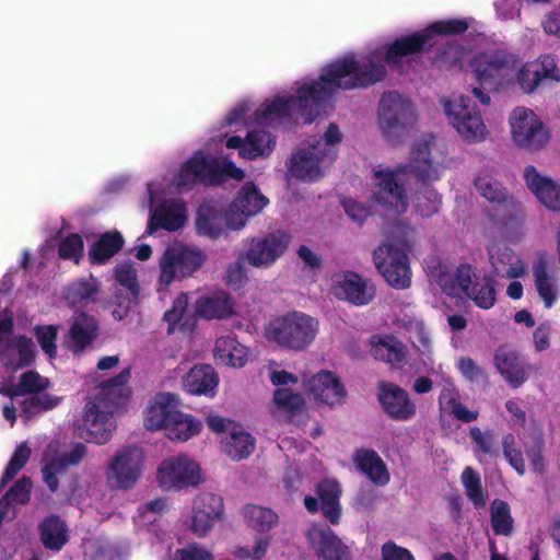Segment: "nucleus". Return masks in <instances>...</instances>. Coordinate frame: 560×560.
<instances>
[{
  "mask_svg": "<svg viewBox=\"0 0 560 560\" xmlns=\"http://www.w3.org/2000/svg\"><path fill=\"white\" fill-rule=\"evenodd\" d=\"M34 332L42 350L48 355L49 359H55L57 357L56 341L58 336V326H36L34 328Z\"/></svg>",
  "mask_w": 560,
  "mask_h": 560,
  "instance_id": "nucleus-54",
  "label": "nucleus"
},
{
  "mask_svg": "<svg viewBox=\"0 0 560 560\" xmlns=\"http://www.w3.org/2000/svg\"><path fill=\"white\" fill-rule=\"evenodd\" d=\"M418 114L413 102L395 91L383 93L377 107V124L390 142H399L415 126Z\"/></svg>",
  "mask_w": 560,
  "mask_h": 560,
  "instance_id": "nucleus-11",
  "label": "nucleus"
},
{
  "mask_svg": "<svg viewBox=\"0 0 560 560\" xmlns=\"http://www.w3.org/2000/svg\"><path fill=\"white\" fill-rule=\"evenodd\" d=\"M32 487L33 482L31 478L23 476L0 499V506H3L8 511L9 506L26 504L31 499Z\"/></svg>",
  "mask_w": 560,
  "mask_h": 560,
  "instance_id": "nucleus-45",
  "label": "nucleus"
},
{
  "mask_svg": "<svg viewBox=\"0 0 560 560\" xmlns=\"http://www.w3.org/2000/svg\"><path fill=\"white\" fill-rule=\"evenodd\" d=\"M475 186L480 195L491 202H502L506 198L500 184L489 174H480L475 180Z\"/></svg>",
  "mask_w": 560,
  "mask_h": 560,
  "instance_id": "nucleus-52",
  "label": "nucleus"
},
{
  "mask_svg": "<svg viewBox=\"0 0 560 560\" xmlns=\"http://www.w3.org/2000/svg\"><path fill=\"white\" fill-rule=\"evenodd\" d=\"M192 505L199 510H205V512L211 514L212 517L222 518L224 513V504L222 498L210 492H205L197 495Z\"/></svg>",
  "mask_w": 560,
  "mask_h": 560,
  "instance_id": "nucleus-58",
  "label": "nucleus"
},
{
  "mask_svg": "<svg viewBox=\"0 0 560 560\" xmlns=\"http://www.w3.org/2000/svg\"><path fill=\"white\" fill-rule=\"evenodd\" d=\"M322 152L308 144L293 153L289 165L290 174L305 182H316L322 178L324 170L332 164L331 155Z\"/></svg>",
  "mask_w": 560,
  "mask_h": 560,
  "instance_id": "nucleus-19",
  "label": "nucleus"
},
{
  "mask_svg": "<svg viewBox=\"0 0 560 560\" xmlns=\"http://www.w3.org/2000/svg\"><path fill=\"white\" fill-rule=\"evenodd\" d=\"M357 469L374 486L385 487L390 480V474L382 457L371 448H359L354 454Z\"/></svg>",
  "mask_w": 560,
  "mask_h": 560,
  "instance_id": "nucleus-30",
  "label": "nucleus"
},
{
  "mask_svg": "<svg viewBox=\"0 0 560 560\" xmlns=\"http://www.w3.org/2000/svg\"><path fill=\"white\" fill-rule=\"evenodd\" d=\"M387 242L374 250L378 272L394 289L405 290L411 285V269L407 252L411 248L412 230L396 221L387 229Z\"/></svg>",
  "mask_w": 560,
  "mask_h": 560,
  "instance_id": "nucleus-5",
  "label": "nucleus"
},
{
  "mask_svg": "<svg viewBox=\"0 0 560 560\" xmlns=\"http://www.w3.org/2000/svg\"><path fill=\"white\" fill-rule=\"evenodd\" d=\"M115 278L127 293H132L133 296L140 294V287L138 282L137 271L130 266H120L116 268Z\"/></svg>",
  "mask_w": 560,
  "mask_h": 560,
  "instance_id": "nucleus-62",
  "label": "nucleus"
},
{
  "mask_svg": "<svg viewBox=\"0 0 560 560\" xmlns=\"http://www.w3.org/2000/svg\"><path fill=\"white\" fill-rule=\"evenodd\" d=\"M466 57V50L457 43H447L445 48L436 57L435 62L440 67H455L460 65Z\"/></svg>",
  "mask_w": 560,
  "mask_h": 560,
  "instance_id": "nucleus-61",
  "label": "nucleus"
},
{
  "mask_svg": "<svg viewBox=\"0 0 560 560\" xmlns=\"http://www.w3.org/2000/svg\"><path fill=\"white\" fill-rule=\"evenodd\" d=\"M318 320L305 313L292 311L273 318L265 327V337L278 346L294 350H305L316 338Z\"/></svg>",
  "mask_w": 560,
  "mask_h": 560,
  "instance_id": "nucleus-10",
  "label": "nucleus"
},
{
  "mask_svg": "<svg viewBox=\"0 0 560 560\" xmlns=\"http://www.w3.org/2000/svg\"><path fill=\"white\" fill-rule=\"evenodd\" d=\"M220 520V517H212L205 510H199L192 505L190 529L198 537H205L212 529L214 523Z\"/></svg>",
  "mask_w": 560,
  "mask_h": 560,
  "instance_id": "nucleus-60",
  "label": "nucleus"
},
{
  "mask_svg": "<svg viewBox=\"0 0 560 560\" xmlns=\"http://www.w3.org/2000/svg\"><path fill=\"white\" fill-rule=\"evenodd\" d=\"M448 124L463 141L479 143L487 139L489 131L481 113L469 96L459 94L441 101Z\"/></svg>",
  "mask_w": 560,
  "mask_h": 560,
  "instance_id": "nucleus-12",
  "label": "nucleus"
},
{
  "mask_svg": "<svg viewBox=\"0 0 560 560\" xmlns=\"http://www.w3.org/2000/svg\"><path fill=\"white\" fill-rule=\"evenodd\" d=\"M375 296L374 284L365 278L352 272V304L365 305Z\"/></svg>",
  "mask_w": 560,
  "mask_h": 560,
  "instance_id": "nucleus-55",
  "label": "nucleus"
},
{
  "mask_svg": "<svg viewBox=\"0 0 560 560\" xmlns=\"http://www.w3.org/2000/svg\"><path fill=\"white\" fill-rule=\"evenodd\" d=\"M31 448L26 442H22L12 454L4 472L0 479V488L4 487L8 482L21 471L27 464L31 457Z\"/></svg>",
  "mask_w": 560,
  "mask_h": 560,
  "instance_id": "nucleus-46",
  "label": "nucleus"
},
{
  "mask_svg": "<svg viewBox=\"0 0 560 560\" xmlns=\"http://www.w3.org/2000/svg\"><path fill=\"white\" fill-rule=\"evenodd\" d=\"M433 140L431 135L416 140L408 165L398 167L395 172L390 170L375 171L376 185L380 187L377 199L382 205L388 206L396 213L406 211L407 199L402 188L398 185L401 175H413L422 182L435 180L441 176L440 166L434 164L430 158Z\"/></svg>",
  "mask_w": 560,
  "mask_h": 560,
  "instance_id": "nucleus-4",
  "label": "nucleus"
},
{
  "mask_svg": "<svg viewBox=\"0 0 560 560\" xmlns=\"http://www.w3.org/2000/svg\"><path fill=\"white\" fill-rule=\"evenodd\" d=\"M130 378V369L126 368L117 375L100 384L101 393L88 401L84 408L83 423L89 432V441L102 445L108 442L115 429L113 408L107 396H120Z\"/></svg>",
  "mask_w": 560,
  "mask_h": 560,
  "instance_id": "nucleus-7",
  "label": "nucleus"
},
{
  "mask_svg": "<svg viewBox=\"0 0 560 560\" xmlns=\"http://www.w3.org/2000/svg\"><path fill=\"white\" fill-rule=\"evenodd\" d=\"M276 145L273 136L265 130H252L246 136V147L242 150V158L254 161L260 156H268Z\"/></svg>",
  "mask_w": 560,
  "mask_h": 560,
  "instance_id": "nucleus-39",
  "label": "nucleus"
},
{
  "mask_svg": "<svg viewBox=\"0 0 560 560\" xmlns=\"http://www.w3.org/2000/svg\"><path fill=\"white\" fill-rule=\"evenodd\" d=\"M206 259L201 249L184 245L167 247L160 259L159 283L167 288L175 280L191 277L203 266Z\"/></svg>",
  "mask_w": 560,
  "mask_h": 560,
  "instance_id": "nucleus-13",
  "label": "nucleus"
},
{
  "mask_svg": "<svg viewBox=\"0 0 560 560\" xmlns=\"http://www.w3.org/2000/svg\"><path fill=\"white\" fill-rule=\"evenodd\" d=\"M215 355L228 364L242 368L246 363V353L244 348L240 347L237 340L232 336H222L217 339L214 347Z\"/></svg>",
  "mask_w": 560,
  "mask_h": 560,
  "instance_id": "nucleus-41",
  "label": "nucleus"
},
{
  "mask_svg": "<svg viewBox=\"0 0 560 560\" xmlns=\"http://www.w3.org/2000/svg\"><path fill=\"white\" fill-rule=\"evenodd\" d=\"M427 268L430 277L450 296L464 293L478 307L488 310L494 305L495 290L489 277L479 279L471 265H460L453 271L447 265L432 259Z\"/></svg>",
  "mask_w": 560,
  "mask_h": 560,
  "instance_id": "nucleus-6",
  "label": "nucleus"
},
{
  "mask_svg": "<svg viewBox=\"0 0 560 560\" xmlns=\"http://www.w3.org/2000/svg\"><path fill=\"white\" fill-rule=\"evenodd\" d=\"M378 399L386 413L395 420L407 421L416 415V405L408 394L395 384L381 383Z\"/></svg>",
  "mask_w": 560,
  "mask_h": 560,
  "instance_id": "nucleus-25",
  "label": "nucleus"
},
{
  "mask_svg": "<svg viewBox=\"0 0 560 560\" xmlns=\"http://www.w3.org/2000/svg\"><path fill=\"white\" fill-rule=\"evenodd\" d=\"M195 312L205 319H224L233 315L234 301L224 291H217L197 299Z\"/></svg>",
  "mask_w": 560,
  "mask_h": 560,
  "instance_id": "nucleus-31",
  "label": "nucleus"
},
{
  "mask_svg": "<svg viewBox=\"0 0 560 560\" xmlns=\"http://www.w3.org/2000/svg\"><path fill=\"white\" fill-rule=\"evenodd\" d=\"M491 525L497 535L509 536L513 530L510 506L502 500H494L490 508Z\"/></svg>",
  "mask_w": 560,
  "mask_h": 560,
  "instance_id": "nucleus-43",
  "label": "nucleus"
},
{
  "mask_svg": "<svg viewBox=\"0 0 560 560\" xmlns=\"http://www.w3.org/2000/svg\"><path fill=\"white\" fill-rule=\"evenodd\" d=\"M60 402L59 397H54L47 393L33 394L22 402V413L30 419L43 411H48L57 407Z\"/></svg>",
  "mask_w": 560,
  "mask_h": 560,
  "instance_id": "nucleus-44",
  "label": "nucleus"
},
{
  "mask_svg": "<svg viewBox=\"0 0 560 560\" xmlns=\"http://www.w3.org/2000/svg\"><path fill=\"white\" fill-rule=\"evenodd\" d=\"M381 558L382 560H415L410 550L398 546L393 540H388L382 545Z\"/></svg>",
  "mask_w": 560,
  "mask_h": 560,
  "instance_id": "nucleus-64",
  "label": "nucleus"
},
{
  "mask_svg": "<svg viewBox=\"0 0 560 560\" xmlns=\"http://www.w3.org/2000/svg\"><path fill=\"white\" fill-rule=\"evenodd\" d=\"M48 387V381L43 378L36 371L24 372L15 384L13 395H33L44 392Z\"/></svg>",
  "mask_w": 560,
  "mask_h": 560,
  "instance_id": "nucleus-50",
  "label": "nucleus"
},
{
  "mask_svg": "<svg viewBox=\"0 0 560 560\" xmlns=\"http://www.w3.org/2000/svg\"><path fill=\"white\" fill-rule=\"evenodd\" d=\"M372 353L377 360L399 365L406 360V347L390 335L374 336L371 339Z\"/></svg>",
  "mask_w": 560,
  "mask_h": 560,
  "instance_id": "nucleus-36",
  "label": "nucleus"
},
{
  "mask_svg": "<svg viewBox=\"0 0 560 560\" xmlns=\"http://www.w3.org/2000/svg\"><path fill=\"white\" fill-rule=\"evenodd\" d=\"M124 244L125 240L118 231L101 234L89 249L90 262L97 266L105 265L122 249Z\"/></svg>",
  "mask_w": 560,
  "mask_h": 560,
  "instance_id": "nucleus-35",
  "label": "nucleus"
},
{
  "mask_svg": "<svg viewBox=\"0 0 560 560\" xmlns=\"http://www.w3.org/2000/svg\"><path fill=\"white\" fill-rule=\"evenodd\" d=\"M524 179L541 205L549 210L560 211V184L539 173L533 165L525 167Z\"/></svg>",
  "mask_w": 560,
  "mask_h": 560,
  "instance_id": "nucleus-26",
  "label": "nucleus"
},
{
  "mask_svg": "<svg viewBox=\"0 0 560 560\" xmlns=\"http://www.w3.org/2000/svg\"><path fill=\"white\" fill-rule=\"evenodd\" d=\"M201 479L199 465L187 456L164 459L158 469V480L165 490L196 487Z\"/></svg>",
  "mask_w": 560,
  "mask_h": 560,
  "instance_id": "nucleus-16",
  "label": "nucleus"
},
{
  "mask_svg": "<svg viewBox=\"0 0 560 560\" xmlns=\"http://www.w3.org/2000/svg\"><path fill=\"white\" fill-rule=\"evenodd\" d=\"M503 454L509 464L518 472V475L525 474V463L523 454L515 447V438L513 434H505L502 439Z\"/></svg>",
  "mask_w": 560,
  "mask_h": 560,
  "instance_id": "nucleus-59",
  "label": "nucleus"
},
{
  "mask_svg": "<svg viewBox=\"0 0 560 560\" xmlns=\"http://www.w3.org/2000/svg\"><path fill=\"white\" fill-rule=\"evenodd\" d=\"M316 497L306 495L304 506L311 514L318 511L331 524H339L341 516L340 485L331 479H323L316 486Z\"/></svg>",
  "mask_w": 560,
  "mask_h": 560,
  "instance_id": "nucleus-18",
  "label": "nucleus"
},
{
  "mask_svg": "<svg viewBox=\"0 0 560 560\" xmlns=\"http://www.w3.org/2000/svg\"><path fill=\"white\" fill-rule=\"evenodd\" d=\"M466 19L438 21L427 28L395 40L392 45L374 51L361 61L352 60V88L368 86L384 79V62L400 72H408L418 54L427 46L434 45L435 36L460 34L467 31Z\"/></svg>",
  "mask_w": 560,
  "mask_h": 560,
  "instance_id": "nucleus-2",
  "label": "nucleus"
},
{
  "mask_svg": "<svg viewBox=\"0 0 560 560\" xmlns=\"http://www.w3.org/2000/svg\"><path fill=\"white\" fill-rule=\"evenodd\" d=\"M311 548L323 560H345L347 547L324 523H313L306 530Z\"/></svg>",
  "mask_w": 560,
  "mask_h": 560,
  "instance_id": "nucleus-23",
  "label": "nucleus"
},
{
  "mask_svg": "<svg viewBox=\"0 0 560 560\" xmlns=\"http://www.w3.org/2000/svg\"><path fill=\"white\" fill-rule=\"evenodd\" d=\"M534 285L545 307L550 308L559 298L560 285L557 276L549 270L544 255L539 256L533 266Z\"/></svg>",
  "mask_w": 560,
  "mask_h": 560,
  "instance_id": "nucleus-29",
  "label": "nucleus"
},
{
  "mask_svg": "<svg viewBox=\"0 0 560 560\" xmlns=\"http://www.w3.org/2000/svg\"><path fill=\"white\" fill-rule=\"evenodd\" d=\"M511 137L520 148L536 151L544 148L550 140L548 128L529 108L516 107L509 117Z\"/></svg>",
  "mask_w": 560,
  "mask_h": 560,
  "instance_id": "nucleus-15",
  "label": "nucleus"
},
{
  "mask_svg": "<svg viewBox=\"0 0 560 560\" xmlns=\"http://www.w3.org/2000/svg\"><path fill=\"white\" fill-rule=\"evenodd\" d=\"M350 77V57L334 61L320 71L319 78L304 83L296 91V96H277L256 110L257 118L267 125L277 127L291 125L301 120L304 125L312 124L327 107L332 95L341 88V83Z\"/></svg>",
  "mask_w": 560,
  "mask_h": 560,
  "instance_id": "nucleus-1",
  "label": "nucleus"
},
{
  "mask_svg": "<svg viewBox=\"0 0 560 560\" xmlns=\"http://www.w3.org/2000/svg\"><path fill=\"white\" fill-rule=\"evenodd\" d=\"M268 202V198L260 192L255 183L246 182L230 206L231 226L234 231L243 229L247 220L259 213Z\"/></svg>",
  "mask_w": 560,
  "mask_h": 560,
  "instance_id": "nucleus-20",
  "label": "nucleus"
},
{
  "mask_svg": "<svg viewBox=\"0 0 560 560\" xmlns=\"http://www.w3.org/2000/svg\"><path fill=\"white\" fill-rule=\"evenodd\" d=\"M231 211L225 212L224 208L215 200H205L196 213V232L200 236L210 240H218L228 230H234L231 224Z\"/></svg>",
  "mask_w": 560,
  "mask_h": 560,
  "instance_id": "nucleus-21",
  "label": "nucleus"
},
{
  "mask_svg": "<svg viewBox=\"0 0 560 560\" xmlns=\"http://www.w3.org/2000/svg\"><path fill=\"white\" fill-rule=\"evenodd\" d=\"M244 171L232 162L221 164L218 159L206 155L202 151H196L180 167L174 179L178 191L190 190L195 185H220L226 178L242 180Z\"/></svg>",
  "mask_w": 560,
  "mask_h": 560,
  "instance_id": "nucleus-9",
  "label": "nucleus"
},
{
  "mask_svg": "<svg viewBox=\"0 0 560 560\" xmlns=\"http://www.w3.org/2000/svg\"><path fill=\"white\" fill-rule=\"evenodd\" d=\"M244 516L247 524L260 533L269 532L279 518L271 509L254 504H247L244 508Z\"/></svg>",
  "mask_w": 560,
  "mask_h": 560,
  "instance_id": "nucleus-42",
  "label": "nucleus"
},
{
  "mask_svg": "<svg viewBox=\"0 0 560 560\" xmlns=\"http://www.w3.org/2000/svg\"><path fill=\"white\" fill-rule=\"evenodd\" d=\"M84 249L83 238L78 233H71L62 238L58 245V255L63 260L79 264Z\"/></svg>",
  "mask_w": 560,
  "mask_h": 560,
  "instance_id": "nucleus-51",
  "label": "nucleus"
},
{
  "mask_svg": "<svg viewBox=\"0 0 560 560\" xmlns=\"http://www.w3.org/2000/svg\"><path fill=\"white\" fill-rule=\"evenodd\" d=\"M39 535L43 545L55 551L61 550L68 540L66 523L57 515H50L40 523Z\"/></svg>",
  "mask_w": 560,
  "mask_h": 560,
  "instance_id": "nucleus-38",
  "label": "nucleus"
},
{
  "mask_svg": "<svg viewBox=\"0 0 560 560\" xmlns=\"http://www.w3.org/2000/svg\"><path fill=\"white\" fill-rule=\"evenodd\" d=\"M291 242V235L284 231H275L262 237H254L246 252L249 265L256 268H269L287 250Z\"/></svg>",
  "mask_w": 560,
  "mask_h": 560,
  "instance_id": "nucleus-17",
  "label": "nucleus"
},
{
  "mask_svg": "<svg viewBox=\"0 0 560 560\" xmlns=\"http://www.w3.org/2000/svg\"><path fill=\"white\" fill-rule=\"evenodd\" d=\"M273 401L280 409L285 410L293 416L301 413L305 407L303 396L289 388H277L273 392Z\"/></svg>",
  "mask_w": 560,
  "mask_h": 560,
  "instance_id": "nucleus-49",
  "label": "nucleus"
},
{
  "mask_svg": "<svg viewBox=\"0 0 560 560\" xmlns=\"http://www.w3.org/2000/svg\"><path fill=\"white\" fill-rule=\"evenodd\" d=\"M488 254L493 273L498 277L506 271V268L515 256V253L511 248L497 243H492L488 246Z\"/></svg>",
  "mask_w": 560,
  "mask_h": 560,
  "instance_id": "nucleus-53",
  "label": "nucleus"
},
{
  "mask_svg": "<svg viewBox=\"0 0 560 560\" xmlns=\"http://www.w3.org/2000/svg\"><path fill=\"white\" fill-rule=\"evenodd\" d=\"M98 293L96 279H79L65 288L63 298L69 305L75 306L84 302L94 301Z\"/></svg>",
  "mask_w": 560,
  "mask_h": 560,
  "instance_id": "nucleus-40",
  "label": "nucleus"
},
{
  "mask_svg": "<svg viewBox=\"0 0 560 560\" xmlns=\"http://www.w3.org/2000/svg\"><path fill=\"white\" fill-rule=\"evenodd\" d=\"M397 326L405 328L409 334V338L417 345L424 370L435 372L431 351V339L423 320L416 316L405 315L402 318L397 319Z\"/></svg>",
  "mask_w": 560,
  "mask_h": 560,
  "instance_id": "nucleus-32",
  "label": "nucleus"
},
{
  "mask_svg": "<svg viewBox=\"0 0 560 560\" xmlns=\"http://www.w3.org/2000/svg\"><path fill=\"white\" fill-rule=\"evenodd\" d=\"M186 221V207L182 201L165 199L152 211L147 226V234L159 230L174 232L182 229Z\"/></svg>",
  "mask_w": 560,
  "mask_h": 560,
  "instance_id": "nucleus-24",
  "label": "nucleus"
},
{
  "mask_svg": "<svg viewBox=\"0 0 560 560\" xmlns=\"http://www.w3.org/2000/svg\"><path fill=\"white\" fill-rule=\"evenodd\" d=\"M469 435L476 445V451L480 454L477 455L479 462H482V456H497L495 436L491 430L482 431L478 427H471L469 429Z\"/></svg>",
  "mask_w": 560,
  "mask_h": 560,
  "instance_id": "nucleus-48",
  "label": "nucleus"
},
{
  "mask_svg": "<svg viewBox=\"0 0 560 560\" xmlns=\"http://www.w3.org/2000/svg\"><path fill=\"white\" fill-rule=\"evenodd\" d=\"M494 364L499 373L512 387H520L525 381L524 365L517 352L502 347L494 354Z\"/></svg>",
  "mask_w": 560,
  "mask_h": 560,
  "instance_id": "nucleus-34",
  "label": "nucleus"
},
{
  "mask_svg": "<svg viewBox=\"0 0 560 560\" xmlns=\"http://www.w3.org/2000/svg\"><path fill=\"white\" fill-rule=\"evenodd\" d=\"M86 446L79 442L73 448L61 456L50 458L42 468L43 480L50 492L59 489V475H65L70 466H77L86 455Z\"/></svg>",
  "mask_w": 560,
  "mask_h": 560,
  "instance_id": "nucleus-27",
  "label": "nucleus"
},
{
  "mask_svg": "<svg viewBox=\"0 0 560 560\" xmlns=\"http://www.w3.org/2000/svg\"><path fill=\"white\" fill-rule=\"evenodd\" d=\"M177 402L174 394H158L147 410L145 428L150 431L163 429L172 441H188L197 435L201 431L202 423L191 415L179 411Z\"/></svg>",
  "mask_w": 560,
  "mask_h": 560,
  "instance_id": "nucleus-8",
  "label": "nucleus"
},
{
  "mask_svg": "<svg viewBox=\"0 0 560 560\" xmlns=\"http://www.w3.org/2000/svg\"><path fill=\"white\" fill-rule=\"evenodd\" d=\"M19 357L18 368H26L34 363L36 357L35 345L30 337L20 336L16 340Z\"/></svg>",
  "mask_w": 560,
  "mask_h": 560,
  "instance_id": "nucleus-63",
  "label": "nucleus"
},
{
  "mask_svg": "<svg viewBox=\"0 0 560 560\" xmlns=\"http://www.w3.org/2000/svg\"><path fill=\"white\" fill-rule=\"evenodd\" d=\"M144 455L141 448L125 446L109 460L105 478L110 490H130L141 477Z\"/></svg>",
  "mask_w": 560,
  "mask_h": 560,
  "instance_id": "nucleus-14",
  "label": "nucleus"
},
{
  "mask_svg": "<svg viewBox=\"0 0 560 560\" xmlns=\"http://www.w3.org/2000/svg\"><path fill=\"white\" fill-rule=\"evenodd\" d=\"M342 140L341 132L339 127L330 122L323 135V138L316 140L314 143H310L313 148L318 149V151H323L322 153H329L331 155V163L337 158V150L335 149L336 144L340 143Z\"/></svg>",
  "mask_w": 560,
  "mask_h": 560,
  "instance_id": "nucleus-56",
  "label": "nucleus"
},
{
  "mask_svg": "<svg viewBox=\"0 0 560 560\" xmlns=\"http://www.w3.org/2000/svg\"><path fill=\"white\" fill-rule=\"evenodd\" d=\"M520 65V57L505 49L481 51L469 60L471 72L480 84L498 91L517 82L523 92L532 93L541 82L538 63L534 60Z\"/></svg>",
  "mask_w": 560,
  "mask_h": 560,
  "instance_id": "nucleus-3",
  "label": "nucleus"
},
{
  "mask_svg": "<svg viewBox=\"0 0 560 560\" xmlns=\"http://www.w3.org/2000/svg\"><path fill=\"white\" fill-rule=\"evenodd\" d=\"M441 199L431 188H425L416 196V209L422 217H431L439 211Z\"/></svg>",
  "mask_w": 560,
  "mask_h": 560,
  "instance_id": "nucleus-57",
  "label": "nucleus"
},
{
  "mask_svg": "<svg viewBox=\"0 0 560 560\" xmlns=\"http://www.w3.org/2000/svg\"><path fill=\"white\" fill-rule=\"evenodd\" d=\"M218 384V374L208 364L195 365L183 380L184 389L191 395H213Z\"/></svg>",
  "mask_w": 560,
  "mask_h": 560,
  "instance_id": "nucleus-33",
  "label": "nucleus"
},
{
  "mask_svg": "<svg viewBox=\"0 0 560 560\" xmlns=\"http://www.w3.org/2000/svg\"><path fill=\"white\" fill-rule=\"evenodd\" d=\"M98 320L85 312H78L72 317L63 342L73 354L79 355L98 338Z\"/></svg>",
  "mask_w": 560,
  "mask_h": 560,
  "instance_id": "nucleus-22",
  "label": "nucleus"
},
{
  "mask_svg": "<svg viewBox=\"0 0 560 560\" xmlns=\"http://www.w3.org/2000/svg\"><path fill=\"white\" fill-rule=\"evenodd\" d=\"M308 390L318 402L334 406L346 396L345 386L330 371H320L308 380Z\"/></svg>",
  "mask_w": 560,
  "mask_h": 560,
  "instance_id": "nucleus-28",
  "label": "nucleus"
},
{
  "mask_svg": "<svg viewBox=\"0 0 560 560\" xmlns=\"http://www.w3.org/2000/svg\"><path fill=\"white\" fill-rule=\"evenodd\" d=\"M224 453L234 460L248 457L255 450V439L238 424L223 440Z\"/></svg>",
  "mask_w": 560,
  "mask_h": 560,
  "instance_id": "nucleus-37",
  "label": "nucleus"
},
{
  "mask_svg": "<svg viewBox=\"0 0 560 560\" xmlns=\"http://www.w3.org/2000/svg\"><path fill=\"white\" fill-rule=\"evenodd\" d=\"M462 482L467 498L472 502L475 508H483L486 505V497L481 488L479 475L471 467H466L462 472Z\"/></svg>",
  "mask_w": 560,
  "mask_h": 560,
  "instance_id": "nucleus-47",
  "label": "nucleus"
}]
</instances>
